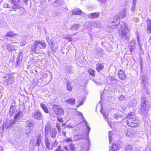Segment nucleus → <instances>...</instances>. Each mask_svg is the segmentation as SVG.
I'll return each instance as SVG.
<instances>
[{
	"label": "nucleus",
	"instance_id": "46",
	"mask_svg": "<svg viewBox=\"0 0 151 151\" xmlns=\"http://www.w3.org/2000/svg\"><path fill=\"white\" fill-rule=\"evenodd\" d=\"M18 5H15L13 4V5L12 6V9H13V10L14 11L15 9L18 8Z\"/></svg>",
	"mask_w": 151,
	"mask_h": 151
},
{
	"label": "nucleus",
	"instance_id": "48",
	"mask_svg": "<svg viewBox=\"0 0 151 151\" xmlns=\"http://www.w3.org/2000/svg\"><path fill=\"white\" fill-rule=\"evenodd\" d=\"M40 140L39 139H37V141L36 144V146H40Z\"/></svg>",
	"mask_w": 151,
	"mask_h": 151
},
{
	"label": "nucleus",
	"instance_id": "10",
	"mask_svg": "<svg viewBox=\"0 0 151 151\" xmlns=\"http://www.w3.org/2000/svg\"><path fill=\"white\" fill-rule=\"evenodd\" d=\"M137 45L135 40L134 39H132L128 44V47L131 52L136 48Z\"/></svg>",
	"mask_w": 151,
	"mask_h": 151
},
{
	"label": "nucleus",
	"instance_id": "3",
	"mask_svg": "<svg viewBox=\"0 0 151 151\" xmlns=\"http://www.w3.org/2000/svg\"><path fill=\"white\" fill-rule=\"evenodd\" d=\"M46 47V44L45 42L40 41H36L31 47V50L36 53H39L40 49L42 48H45Z\"/></svg>",
	"mask_w": 151,
	"mask_h": 151
},
{
	"label": "nucleus",
	"instance_id": "58",
	"mask_svg": "<svg viewBox=\"0 0 151 151\" xmlns=\"http://www.w3.org/2000/svg\"><path fill=\"white\" fill-rule=\"evenodd\" d=\"M66 133V131L63 130L62 131V133L65 136V137H66L65 134Z\"/></svg>",
	"mask_w": 151,
	"mask_h": 151
},
{
	"label": "nucleus",
	"instance_id": "9",
	"mask_svg": "<svg viewBox=\"0 0 151 151\" xmlns=\"http://www.w3.org/2000/svg\"><path fill=\"white\" fill-rule=\"evenodd\" d=\"M32 117L37 120H40L42 117V115L39 110H36L32 114Z\"/></svg>",
	"mask_w": 151,
	"mask_h": 151
},
{
	"label": "nucleus",
	"instance_id": "54",
	"mask_svg": "<svg viewBox=\"0 0 151 151\" xmlns=\"http://www.w3.org/2000/svg\"><path fill=\"white\" fill-rule=\"evenodd\" d=\"M65 141L66 142H71L72 140L70 138H68L65 139Z\"/></svg>",
	"mask_w": 151,
	"mask_h": 151
},
{
	"label": "nucleus",
	"instance_id": "26",
	"mask_svg": "<svg viewBox=\"0 0 151 151\" xmlns=\"http://www.w3.org/2000/svg\"><path fill=\"white\" fill-rule=\"evenodd\" d=\"M141 104H144V105H148V102L147 100L146 97H142L141 98Z\"/></svg>",
	"mask_w": 151,
	"mask_h": 151
},
{
	"label": "nucleus",
	"instance_id": "22",
	"mask_svg": "<svg viewBox=\"0 0 151 151\" xmlns=\"http://www.w3.org/2000/svg\"><path fill=\"white\" fill-rule=\"evenodd\" d=\"M120 148V145L117 142H115L113 143L111 148V150L115 151L118 150Z\"/></svg>",
	"mask_w": 151,
	"mask_h": 151
},
{
	"label": "nucleus",
	"instance_id": "14",
	"mask_svg": "<svg viewBox=\"0 0 151 151\" xmlns=\"http://www.w3.org/2000/svg\"><path fill=\"white\" fill-rule=\"evenodd\" d=\"M100 15V14L98 12H96L94 13H92L88 14V17L91 19H94L99 17Z\"/></svg>",
	"mask_w": 151,
	"mask_h": 151
},
{
	"label": "nucleus",
	"instance_id": "21",
	"mask_svg": "<svg viewBox=\"0 0 151 151\" xmlns=\"http://www.w3.org/2000/svg\"><path fill=\"white\" fill-rule=\"evenodd\" d=\"M76 102V100L74 98H71L65 101V103L68 104H69L71 105H74Z\"/></svg>",
	"mask_w": 151,
	"mask_h": 151
},
{
	"label": "nucleus",
	"instance_id": "40",
	"mask_svg": "<svg viewBox=\"0 0 151 151\" xmlns=\"http://www.w3.org/2000/svg\"><path fill=\"white\" fill-rule=\"evenodd\" d=\"M26 123L27 125V126L29 127H32L33 125V122L31 120H28L26 122Z\"/></svg>",
	"mask_w": 151,
	"mask_h": 151
},
{
	"label": "nucleus",
	"instance_id": "36",
	"mask_svg": "<svg viewBox=\"0 0 151 151\" xmlns=\"http://www.w3.org/2000/svg\"><path fill=\"white\" fill-rule=\"evenodd\" d=\"M70 149L71 151H75L76 148L75 147V145L71 143L69 145Z\"/></svg>",
	"mask_w": 151,
	"mask_h": 151
},
{
	"label": "nucleus",
	"instance_id": "2",
	"mask_svg": "<svg viewBox=\"0 0 151 151\" xmlns=\"http://www.w3.org/2000/svg\"><path fill=\"white\" fill-rule=\"evenodd\" d=\"M139 121L135 117L134 113L131 112L128 115L127 120V125L131 127H137L138 125Z\"/></svg>",
	"mask_w": 151,
	"mask_h": 151
},
{
	"label": "nucleus",
	"instance_id": "17",
	"mask_svg": "<svg viewBox=\"0 0 151 151\" xmlns=\"http://www.w3.org/2000/svg\"><path fill=\"white\" fill-rule=\"evenodd\" d=\"M126 10L125 9H124L122 11L120 12L118 14V18H116V19L122 18L124 17L126 15Z\"/></svg>",
	"mask_w": 151,
	"mask_h": 151
},
{
	"label": "nucleus",
	"instance_id": "29",
	"mask_svg": "<svg viewBox=\"0 0 151 151\" xmlns=\"http://www.w3.org/2000/svg\"><path fill=\"white\" fill-rule=\"evenodd\" d=\"M147 29L148 30L151 32V20L148 18L147 21Z\"/></svg>",
	"mask_w": 151,
	"mask_h": 151
},
{
	"label": "nucleus",
	"instance_id": "39",
	"mask_svg": "<svg viewBox=\"0 0 151 151\" xmlns=\"http://www.w3.org/2000/svg\"><path fill=\"white\" fill-rule=\"evenodd\" d=\"M88 72L90 75L92 77H94L95 76V71L91 69H88Z\"/></svg>",
	"mask_w": 151,
	"mask_h": 151
},
{
	"label": "nucleus",
	"instance_id": "56",
	"mask_svg": "<svg viewBox=\"0 0 151 151\" xmlns=\"http://www.w3.org/2000/svg\"><path fill=\"white\" fill-rule=\"evenodd\" d=\"M102 4H104L106 1V0H98Z\"/></svg>",
	"mask_w": 151,
	"mask_h": 151
},
{
	"label": "nucleus",
	"instance_id": "53",
	"mask_svg": "<svg viewBox=\"0 0 151 151\" xmlns=\"http://www.w3.org/2000/svg\"><path fill=\"white\" fill-rule=\"evenodd\" d=\"M132 21L134 22H137L138 21V19L136 18H132Z\"/></svg>",
	"mask_w": 151,
	"mask_h": 151
},
{
	"label": "nucleus",
	"instance_id": "6",
	"mask_svg": "<svg viewBox=\"0 0 151 151\" xmlns=\"http://www.w3.org/2000/svg\"><path fill=\"white\" fill-rule=\"evenodd\" d=\"M52 109L57 115H60L63 114L64 111L60 105H54L52 106Z\"/></svg>",
	"mask_w": 151,
	"mask_h": 151
},
{
	"label": "nucleus",
	"instance_id": "30",
	"mask_svg": "<svg viewBox=\"0 0 151 151\" xmlns=\"http://www.w3.org/2000/svg\"><path fill=\"white\" fill-rule=\"evenodd\" d=\"M96 69L99 72L104 68L103 65L99 63L96 65Z\"/></svg>",
	"mask_w": 151,
	"mask_h": 151
},
{
	"label": "nucleus",
	"instance_id": "50",
	"mask_svg": "<svg viewBox=\"0 0 151 151\" xmlns=\"http://www.w3.org/2000/svg\"><path fill=\"white\" fill-rule=\"evenodd\" d=\"M136 4L133 3L132 5V6L131 8V10L132 11L134 10L135 9V5Z\"/></svg>",
	"mask_w": 151,
	"mask_h": 151
},
{
	"label": "nucleus",
	"instance_id": "15",
	"mask_svg": "<svg viewBox=\"0 0 151 151\" xmlns=\"http://www.w3.org/2000/svg\"><path fill=\"white\" fill-rule=\"evenodd\" d=\"M118 76L119 79L121 80L124 79L126 78V76L123 71L120 69L118 72Z\"/></svg>",
	"mask_w": 151,
	"mask_h": 151
},
{
	"label": "nucleus",
	"instance_id": "60",
	"mask_svg": "<svg viewBox=\"0 0 151 151\" xmlns=\"http://www.w3.org/2000/svg\"><path fill=\"white\" fill-rule=\"evenodd\" d=\"M114 117L115 119H117L118 117V115L116 114H115L114 116Z\"/></svg>",
	"mask_w": 151,
	"mask_h": 151
},
{
	"label": "nucleus",
	"instance_id": "42",
	"mask_svg": "<svg viewBox=\"0 0 151 151\" xmlns=\"http://www.w3.org/2000/svg\"><path fill=\"white\" fill-rule=\"evenodd\" d=\"M65 70L67 73L71 74L72 73V70L70 67H67L66 68Z\"/></svg>",
	"mask_w": 151,
	"mask_h": 151
},
{
	"label": "nucleus",
	"instance_id": "32",
	"mask_svg": "<svg viewBox=\"0 0 151 151\" xmlns=\"http://www.w3.org/2000/svg\"><path fill=\"white\" fill-rule=\"evenodd\" d=\"M12 3L15 5H18L21 3L20 0H11Z\"/></svg>",
	"mask_w": 151,
	"mask_h": 151
},
{
	"label": "nucleus",
	"instance_id": "1",
	"mask_svg": "<svg viewBox=\"0 0 151 151\" xmlns=\"http://www.w3.org/2000/svg\"><path fill=\"white\" fill-rule=\"evenodd\" d=\"M50 129L49 125L48 124H47L45 128V143L46 147L47 149L49 150H52L53 147H55L57 145L58 142L55 139L54 141L51 142V146H50L48 136Z\"/></svg>",
	"mask_w": 151,
	"mask_h": 151
},
{
	"label": "nucleus",
	"instance_id": "37",
	"mask_svg": "<svg viewBox=\"0 0 151 151\" xmlns=\"http://www.w3.org/2000/svg\"><path fill=\"white\" fill-rule=\"evenodd\" d=\"M79 25L77 24H75L73 25L70 29L72 30H77L78 29Z\"/></svg>",
	"mask_w": 151,
	"mask_h": 151
},
{
	"label": "nucleus",
	"instance_id": "4",
	"mask_svg": "<svg viewBox=\"0 0 151 151\" xmlns=\"http://www.w3.org/2000/svg\"><path fill=\"white\" fill-rule=\"evenodd\" d=\"M117 21H116L115 20L114 21H112L111 23L109 24V25L108 26L109 27V28L114 29L118 27L119 28H121L122 29H127V24L124 22L122 21L119 22V25L118 26L116 24L117 23Z\"/></svg>",
	"mask_w": 151,
	"mask_h": 151
},
{
	"label": "nucleus",
	"instance_id": "8",
	"mask_svg": "<svg viewBox=\"0 0 151 151\" xmlns=\"http://www.w3.org/2000/svg\"><path fill=\"white\" fill-rule=\"evenodd\" d=\"M139 109L141 114L143 115H145L149 111V105H144V104H141Z\"/></svg>",
	"mask_w": 151,
	"mask_h": 151
},
{
	"label": "nucleus",
	"instance_id": "28",
	"mask_svg": "<svg viewBox=\"0 0 151 151\" xmlns=\"http://www.w3.org/2000/svg\"><path fill=\"white\" fill-rule=\"evenodd\" d=\"M40 106L44 111L46 113H48L49 112L48 109L46 106L44 104L42 103L40 104Z\"/></svg>",
	"mask_w": 151,
	"mask_h": 151
},
{
	"label": "nucleus",
	"instance_id": "25",
	"mask_svg": "<svg viewBox=\"0 0 151 151\" xmlns=\"http://www.w3.org/2000/svg\"><path fill=\"white\" fill-rule=\"evenodd\" d=\"M18 36V34L14 33L10 31L8 32L6 35H5L6 37H14V38H17V37Z\"/></svg>",
	"mask_w": 151,
	"mask_h": 151
},
{
	"label": "nucleus",
	"instance_id": "51",
	"mask_svg": "<svg viewBox=\"0 0 151 151\" xmlns=\"http://www.w3.org/2000/svg\"><path fill=\"white\" fill-rule=\"evenodd\" d=\"M26 44V42L25 41H23L21 42L20 43V45L21 46H23L25 45Z\"/></svg>",
	"mask_w": 151,
	"mask_h": 151
},
{
	"label": "nucleus",
	"instance_id": "45",
	"mask_svg": "<svg viewBox=\"0 0 151 151\" xmlns=\"http://www.w3.org/2000/svg\"><path fill=\"white\" fill-rule=\"evenodd\" d=\"M56 127L58 129V131L60 132L61 129L59 123H57L56 125Z\"/></svg>",
	"mask_w": 151,
	"mask_h": 151
},
{
	"label": "nucleus",
	"instance_id": "52",
	"mask_svg": "<svg viewBox=\"0 0 151 151\" xmlns=\"http://www.w3.org/2000/svg\"><path fill=\"white\" fill-rule=\"evenodd\" d=\"M137 39L138 43H139L140 37L139 35L138 34H137Z\"/></svg>",
	"mask_w": 151,
	"mask_h": 151
},
{
	"label": "nucleus",
	"instance_id": "43",
	"mask_svg": "<svg viewBox=\"0 0 151 151\" xmlns=\"http://www.w3.org/2000/svg\"><path fill=\"white\" fill-rule=\"evenodd\" d=\"M3 7L4 8H11L9 4L8 3H4L3 5Z\"/></svg>",
	"mask_w": 151,
	"mask_h": 151
},
{
	"label": "nucleus",
	"instance_id": "38",
	"mask_svg": "<svg viewBox=\"0 0 151 151\" xmlns=\"http://www.w3.org/2000/svg\"><path fill=\"white\" fill-rule=\"evenodd\" d=\"M89 139H88V143L87 144H86V145H85V147H84V148L83 149V148H82L81 150V151H87L88 149V147L89 145Z\"/></svg>",
	"mask_w": 151,
	"mask_h": 151
},
{
	"label": "nucleus",
	"instance_id": "19",
	"mask_svg": "<svg viewBox=\"0 0 151 151\" xmlns=\"http://www.w3.org/2000/svg\"><path fill=\"white\" fill-rule=\"evenodd\" d=\"M15 106L14 105H12L10 107L9 114L10 117H12L15 113Z\"/></svg>",
	"mask_w": 151,
	"mask_h": 151
},
{
	"label": "nucleus",
	"instance_id": "24",
	"mask_svg": "<svg viewBox=\"0 0 151 151\" xmlns=\"http://www.w3.org/2000/svg\"><path fill=\"white\" fill-rule=\"evenodd\" d=\"M72 13L74 15H81V11L78 8L75 9L72 11Z\"/></svg>",
	"mask_w": 151,
	"mask_h": 151
},
{
	"label": "nucleus",
	"instance_id": "12",
	"mask_svg": "<svg viewBox=\"0 0 151 151\" xmlns=\"http://www.w3.org/2000/svg\"><path fill=\"white\" fill-rule=\"evenodd\" d=\"M124 134L127 136L131 137L134 134L135 132L133 130H126L124 132Z\"/></svg>",
	"mask_w": 151,
	"mask_h": 151
},
{
	"label": "nucleus",
	"instance_id": "49",
	"mask_svg": "<svg viewBox=\"0 0 151 151\" xmlns=\"http://www.w3.org/2000/svg\"><path fill=\"white\" fill-rule=\"evenodd\" d=\"M125 97L123 95H121L119 97V100H122L124 99Z\"/></svg>",
	"mask_w": 151,
	"mask_h": 151
},
{
	"label": "nucleus",
	"instance_id": "62",
	"mask_svg": "<svg viewBox=\"0 0 151 151\" xmlns=\"http://www.w3.org/2000/svg\"><path fill=\"white\" fill-rule=\"evenodd\" d=\"M122 109L124 111L126 109V107L125 106H122Z\"/></svg>",
	"mask_w": 151,
	"mask_h": 151
},
{
	"label": "nucleus",
	"instance_id": "44",
	"mask_svg": "<svg viewBox=\"0 0 151 151\" xmlns=\"http://www.w3.org/2000/svg\"><path fill=\"white\" fill-rule=\"evenodd\" d=\"M101 112L102 113L104 116L105 117L106 120V121H107L108 120V116L107 117V116L106 115V114L105 113L102 112V109L101 110Z\"/></svg>",
	"mask_w": 151,
	"mask_h": 151
},
{
	"label": "nucleus",
	"instance_id": "33",
	"mask_svg": "<svg viewBox=\"0 0 151 151\" xmlns=\"http://www.w3.org/2000/svg\"><path fill=\"white\" fill-rule=\"evenodd\" d=\"M15 114V115L14 117V120L13 121L14 123L17 120V119L19 117L20 115V111H19V112H17L16 111Z\"/></svg>",
	"mask_w": 151,
	"mask_h": 151
},
{
	"label": "nucleus",
	"instance_id": "41",
	"mask_svg": "<svg viewBox=\"0 0 151 151\" xmlns=\"http://www.w3.org/2000/svg\"><path fill=\"white\" fill-rule=\"evenodd\" d=\"M132 146L131 145H129L126 147L125 151H132Z\"/></svg>",
	"mask_w": 151,
	"mask_h": 151
},
{
	"label": "nucleus",
	"instance_id": "27",
	"mask_svg": "<svg viewBox=\"0 0 151 151\" xmlns=\"http://www.w3.org/2000/svg\"><path fill=\"white\" fill-rule=\"evenodd\" d=\"M91 23L90 22H86L84 25V28L85 29H88L89 30L91 29Z\"/></svg>",
	"mask_w": 151,
	"mask_h": 151
},
{
	"label": "nucleus",
	"instance_id": "59",
	"mask_svg": "<svg viewBox=\"0 0 151 151\" xmlns=\"http://www.w3.org/2000/svg\"><path fill=\"white\" fill-rule=\"evenodd\" d=\"M64 149L65 151H68V149L67 146H65L64 147Z\"/></svg>",
	"mask_w": 151,
	"mask_h": 151
},
{
	"label": "nucleus",
	"instance_id": "47",
	"mask_svg": "<svg viewBox=\"0 0 151 151\" xmlns=\"http://www.w3.org/2000/svg\"><path fill=\"white\" fill-rule=\"evenodd\" d=\"M111 131H109L108 132L109 139V142L110 143H111V141L112 140L111 136L110 135V134H111Z\"/></svg>",
	"mask_w": 151,
	"mask_h": 151
},
{
	"label": "nucleus",
	"instance_id": "5",
	"mask_svg": "<svg viewBox=\"0 0 151 151\" xmlns=\"http://www.w3.org/2000/svg\"><path fill=\"white\" fill-rule=\"evenodd\" d=\"M119 35L122 40H125L127 39L129 36L127 29H123L119 32Z\"/></svg>",
	"mask_w": 151,
	"mask_h": 151
},
{
	"label": "nucleus",
	"instance_id": "55",
	"mask_svg": "<svg viewBox=\"0 0 151 151\" xmlns=\"http://www.w3.org/2000/svg\"><path fill=\"white\" fill-rule=\"evenodd\" d=\"M67 127L70 128H73L74 127V126L72 124L70 123L67 125Z\"/></svg>",
	"mask_w": 151,
	"mask_h": 151
},
{
	"label": "nucleus",
	"instance_id": "13",
	"mask_svg": "<svg viewBox=\"0 0 151 151\" xmlns=\"http://www.w3.org/2000/svg\"><path fill=\"white\" fill-rule=\"evenodd\" d=\"M63 3V0H56L52 2V6L54 7H57L59 5L62 4Z\"/></svg>",
	"mask_w": 151,
	"mask_h": 151
},
{
	"label": "nucleus",
	"instance_id": "64",
	"mask_svg": "<svg viewBox=\"0 0 151 151\" xmlns=\"http://www.w3.org/2000/svg\"><path fill=\"white\" fill-rule=\"evenodd\" d=\"M25 4H27L28 3V0H23Z\"/></svg>",
	"mask_w": 151,
	"mask_h": 151
},
{
	"label": "nucleus",
	"instance_id": "20",
	"mask_svg": "<svg viewBox=\"0 0 151 151\" xmlns=\"http://www.w3.org/2000/svg\"><path fill=\"white\" fill-rule=\"evenodd\" d=\"M137 103V101L135 99H133L130 100L128 104L129 106L131 107H134Z\"/></svg>",
	"mask_w": 151,
	"mask_h": 151
},
{
	"label": "nucleus",
	"instance_id": "61",
	"mask_svg": "<svg viewBox=\"0 0 151 151\" xmlns=\"http://www.w3.org/2000/svg\"><path fill=\"white\" fill-rule=\"evenodd\" d=\"M138 45H139V49H140V50H141V51H142V45L140 44L139 43H138Z\"/></svg>",
	"mask_w": 151,
	"mask_h": 151
},
{
	"label": "nucleus",
	"instance_id": "23",
	"mask_svg": "<svg viewBox=\"0 0 151 151\" xmlns=\"http://www.w3.org/2000/svg\"><path fill=\"white\" fill-rule=\"evenodd\" d=\"M22 52L21 51H20L17 57V64L18 65L20 63V62L22 60Z\"/></svg>",
	"mask_w": 151,
	"mask_h": 151
},
{
	"label": "nucleus",
	"instance_id": "18",
	"mask_svg": "<svg viewBox=\"0 0 151 151\" xmlns=\"http://www.w3.org/2000/svg\"><path fill=\"white\" fill-rule=\"evenodd\" d=\"M79 114L81 115V118L83 120V122H84L85 124L86 125V128H87V135L88 134L91 130V129L90 127L88 125H87V122L86 121V119L84 118L83 116V115L81 114V113H79Z\"/></svg>",
	"mask_w": 151,
	"mask_h": 151
},
{
	"label": "nucleus",
	"instance_id": "11",
	"mask_svg": "<svg viewBox=\"0 0 151 151\" xmlns=\"http://www.w3.org/2000/svg\"><path fill=\"white\" fill-rule=\"evenodd\" d=\"M14 79V77L13 75H9L8 79L4 80V83L7 86L11 85L13 83Z\"/></svg>",
	"mask_w": 151,
	"mask_h": 151
},
{
	"label": "nucleus",
	"instance_id": "31",
	"mask_svg": "<svg viewBox=\"0 0 151 151\" xmlns=\"http://www.w3.org/2000/svg\"><path fill=\"white\" fill-rule=\"evenodd\" d=\"M7 47L8 49L10 50L11 51L15 50L17 49L15 46L12 45H8Z\"/></svg>",
	"mask_w": 151,
	"mask_h": 151
},
{
	"label": "nucleus",
	"instance_id": "34",
	"mask_svg": "<svg viewBox=\"0 0 151 151\" xmlns=\"http://www.w3.org/2000/svg\"><path fill=\"white\" fill-rule=\"evenodd\" d=\"M51 45H52V49L53 50H55L57 48L58 46L57 43L52 42Z\"/></svg>",
	"mask_w": 151,
	"mask_h": 151
},
{
	"label": "nucleus",
	"instance_id": "7",
	"mask_svg": "<svg viewBox=\"0 0 151 151\" xmlns=\"http://www.w3.org/2000/svg\"><path fill=\"white\" fill-rule=\"evenodd\" d=\"M48 124L49 125L50 127V130H49V132L50 131V136L53 139H55L56 138L57 132V131L55 128H52L51 129V127L50 124L49 123H47L46 125H45V127Z\"/></svg>",
	"mask_w": 151,
	"mask_h": 151
},
{
	"label": "nucleus",
	"instance_id": "35",
	"mask_svg": "<svg viewBox=\"0 0 151 151\" xmlns=\"http://www.w3.org/2000/svg\"><path fill=\"white\" fill-rule=\"evenodd\" d=\"M66 87L68 91H70L72 90L73 87H72L69 82H68L67 83Z\"/></svg>",
	"mask_w": 151,
	"mask_h": 151
},
{
	"label": "nucleus",
	"instance_id": "16",
	"mask_svg": "<svg viewBox=\"0 0 151 151\" xmlns=\"http://www.w3.org/2000/svg\"><path fill=\"white\" fill-rule=\"evenodd\" d=\"M14 121L12 120H7L6 122L3 124V127L7 129L12 124H14Z\"/></svg>",
	"mask_w": 151,
	"mask_h": 151
},
{
	"label": "nucleus",
	"instance_id": "63",
	"mask_svg": "<svg viewBox=\"0 0 151 151\" xmlns=\"http://www.w3.org/2000/svg\"><path fill=\"white\" fill-rule=\"evenodd\" d=\"M68 40L69 42H71L73 40V39L70 37H69L68 38Z\"/></svg>",
	"mask_w": 151,
	"mask_h": 151
},
{
	"label": "nucleus",
	"instance_id": "57",
	"mask_svg": "<svg viewBox=\"0 0 151 151\" xmlns=\"http://www.w3.org/2000/svg\"><path fill=\"white\" fill-rule=\"evenodd\" d=\"M5 128L3 127V126H0V132H2L3 131V128Z\"/></svg>",
	"mask_w": 151,
	"mask_h": 151
}]
</instances>
